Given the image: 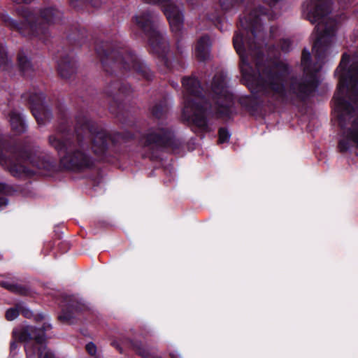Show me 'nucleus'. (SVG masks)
I'll use <instances>...</instances> for the list:
<instances>
[{"label": "nucleus", "mask_w": 358, "mask_h": 358, "mask_svg": "<svg viewBox=\"0 0 358 358\" xmlns=\"http://www.w3.org/2000/svg\"><path fill=\"white\" fill-rule=\"evenodd\" d=\"M20 314H22L26 318H30L32 316L31 311L23 303H20Z\"/></svg>", "instance_id": "nucleus-31"}, {"label": "nucleus", "mask_w": 358, "mask_h": 358, "mask_svg": "<svg viewBox=\"0 0 358 358\" xmlns=\"http://www.w3.org/2000/svg\"><path fill=\"white\" fill-rule=\"evenodd\" d=\"M9 117L11 128L17 134L25 132L27 126L24 117L20 113L11 110Z\"/></svg>", "instance_id": "nucleus-17"}, {"label": "nucleus", "mask_w": 358, "mask_h": 358, "mask_svg": "<svg viewBox=\"0 0 358 358\" xmlns=\"http://www.w3.org/2000/svg\"><path fill=\"white\" fill-rule=\"evenodd\" d=\"M0 164L15 178L34 175L27 165L38 169L55 171L57 169L56 159L48 155H36L27 145L3 139L0 135Z\"/></svg>", "instance_id": "nucleus-4"}, {"label": "nucleus", "mask_w": 358, "mask_h": 358, "mask_svg": "<svg viewBox=\"0 0 358 358\" xmlns=\"http://www.w3.org/2000/svg\"><path fill=\"white\" fill-rule=\"evenodd\" d=\"M110 345L115 348L120 354H123L124 351L119 341L113 340Z\"/></svg>", "instance_id": "nucleus-33"}, {"label": "nucleus", "mask_w": 358, "mask_h": 358, "mask_svg": "<svg viewBox=\"0 0 358 358\" xmlns=\"http://www.w3.org/2000/svg\"><path fill=\"white\" fill-rule=\"evenodd\" d=\"M17 62L20 72L24 76L32 71V64L31 60L27 57L24 52L21 50L17 52Z\"/></svg>", "instance_id": "nucleus-20"}, {"label": "nucleus", "mask_w": 358, "mask_h": 358, "mask_svg": "<svg viewBox=\"0 0 358 358\" xmlns=\"http://www.w3.org/2000/svg\"><path fill=\"white\" fill-rule=\"evenodd\" d=\"M94 358H98V357H95Z\"/></svg>", "instance_id": "nucleus-37"}, {"label": "nucleus", "mask_w": 358, "mask_h": 358, "mask_svg": "<svg viewBox=\"0 0 358 358\" xmlns=\"http://www.w3.org/2000/svg\"><path fill=\"white\" fill-rule=\"evenodd\" d=\"M240 57V64H239V68L241 70V73L242 75V80L244 82L245 85L248 87V88L250 90V92L252 93V96H245L241 97L239 99V103L243 108L247 112L249 113V114L252 116H255L259 113L261 110V103L258 101L257 97L256 95H259L264 98L265 99H267L268 102L271 103H281V102H278L276 101H273L269 97H267L266 96L264 95L260 92H255L252 91V89L250 87L249 82L244 78L243 73L242 71V68L243 66V64L242 62V59L240 55H238ZM282 104H290L289 103H282Z\"/></svg>", "instance_id": "nucleus-15"}, {"label": "nucleus", "mask_w": 358, "mask_h": 358, "mask_svg": "<svg viewBox=\"0 0 358 358\" xmlns=\"http://www.w3.org/2000/svg\"><path fill=\"white\" fill-rule=\"evenodd\" d=\"M13 2L16 3H26V4H28V3H31L34 0H12Z\"/></svg>", "instance_id": "nucleus-35"}, {"label": "nucleus", "mask_w": 358, "mask_h": 358, "mask_svg": "<svg viewBox=\"0 0 358 358\" xmlns=\"http://www.w3.org/2000/svg\"><path fill=\"white\" fill-rule=\"evenodd\" d=\"M58 118L56 133L49 136L48 141L60 155V166L75 173L91 169L95 165L87 138L88 135L94 154L108 163L119 160L125 151V144L134 138L131 131L109 132L81 115L76 117V124L72 130L67 110L61 106H58Z\"/></svg>", "instance_id": "nucleus-1"}, {"label": "nucleus", "mask_w": 358, "mask_h": 358, "mask_svg": "<svg viewBox=\"0 0 358 358\" xmlns=\"http://www.w3.org/2000/svg\"><path fill=\"white\" fill-rule=\"evenodd\" d=\"M231 137V134L229 133L228 129L227 127H220L218 129V143L222 144L224 143H227Z\"/></svg>", "instance_id": "nucleus-26"}, {"label": "nucleus", "mask_w": 358, "mask_h": 358, "mask_svg": "<svg viewBox=\"0 0 358 358\" xmlns=\"http://www.w3.org/2000/svg\"><path fill=\"white\" fill-rule=\"evenodd\" d=\"M80 101L81 102H83L84 103L83 106H80V109L78 111L76 117H75V120L76 121V117L79 115H85L87 117V119L90 120L91 121H93L92 119H90L89 117H88V115H87V111L85 110V107L87 106L88 107V101L84 99V98L83 96H80V100H78V103L80 102Z\"/></svg>", "instance_id": "nucleus-28"}, {"label": "nucleus", "mask_w": 358, "mask_h": 358, "mask_svg": "<svg viewBox=\"0 0 358 358\" xmlns=\"http://www.w3.org/2000/svg\"><path fill=\"white\" fill-rule=\"evenodd\" d=\"M291 45L289 39L283 38L280 41V48L284 52H288L290 50Z\"/></svg>", "instance_id": "nucleus-30"}, {"label": "nucleus", "mask_w": 358, "mask_h": 358, "mask_svg": "<svg viewBox=\"0 0 358 358\" xmlns=\"http://www.w3.org/2000/svg\"><path fill=\"white\" fill-rule=\"evenodd\" d=\"M227 78L224 72H217L213 78L210 90L217 117L229 119L234 113L235 101L233 94L227 90Z\"/></svg>", "instance_id": "nucleus-9"}, {"label": "nucleus", "mask_w": 358, "mask_h": 358, "mask_svg": "<svg viewBox=\"0 0 358 358\" xmlns=\"http://www.w3.org/2000/svg\"><path fill=\"white\" fill-rule=\"evenodd\" d=\"M87 310V306L78 297L74 295H65L62 299L61 313L58 316V320L64 323L71 324L76 315Z\"/></svg>", "instance_id": "nucleus-14"}, {"label": "nucleus", "mask_w": 358, "mask_h": 358, "mask_svg": "<svg viewBox=\"0 0 358 358\" xmlns=\"http://www.w3.org/2000/svg\"><path fill=\"white\" fill-rule=\"evenodd\" d=\"M75 32L67 35V41L70 43L73 44L72 50L69 52H64L56 56L57 59V71L59 76L63 79H69L76 73L77 61L73 55V50L75 47H81L85 42L86 30L80 28L79 26L74 27Z\"/></svg>", "instance_id": "nucleus-10"}, {"label": "nucleus", "mask_w": 358, "mask_h": 358, "mask_svg": "<svg viewBox=\"0 0 358 358\" xmlns=\"http://www.w3.org/2000/svg\"><path fill=\"white\" fill-rule=\"evenodd\" d=\"M85 350L87 352V353L91 356H95L96 353V346L92 342H90L86 345Z\"/></svg>", "instance_id": "nucleus-32"}, {"label": "nucleus", "mask_w": 358, "mask_h": 358, "mask_svg": "<svg viewBox=\"0 0 358 358\" xmlns=\"http://www.w3.org/2000/svg\"><path fill=\"white\" fill-rule=\"evenodd\" d=\"M17 190L11 185L0 182V209L6 206L8 200L6 196L13 195Z\"/></svg>", "instance_id": "nucleus-21"}, {"label": "nucleus", "mask_w": 358, "mask_h": 358, "mask_svg": "<svg viewBox=\"0 0 358 358\" xmlns=\"http://www.w3.org/2000/svg\"><path fill=\"white\" fill-rule=\"evenodd\" d=\"M155 358H162V357H155Z\"/></svg>", "instance_id": "nucleus-36"}, {"label": "nucleus", "mask_w": 358, "mask_h": 358, "mask_svg": "<svg viewBox=\"0 0 358 358\" xmlns=\"http://www.w3.org/2000/svg\"><path fill=\"white\" fill-rule=\"evenodd\" d=\"M38 347L34 343V345L29 346L28 344L25 345L27 358H36L37 357V348Z\"/></svg>", "instance_id": "nucleus-27"}, {"label": "nucleus", "mask_w": 358, "mask_h": 358, "mask_svg": "<svg viewBox=\"0 0 358 358\" xmlns=\"http://www.w3.org/2000/svg\"><path fill=\"white\" fill-rule=\"evenodd\" d=\"M182 84L187 93L184 97L182 116L199 132L210 133L211 127L207 115L212 103L206 98L200 80L195 76H186L182 78Z\"/></svg>", "instance_id": "nucleus-6"}, {"label": "nucleus", "mask_w": 358, "mask_h": 358, "mask_svg": "<svg viewBox=\"0 0 358 358\" xmlns=\"http://www.w3.org/2000/svg\"><path fill=\"white\" fill-rule=\"evenodd\" d=\"M210 37L208 35L201 36L196 43L195 55L198 60L204 62L209 55Z\"/></svg>", "instance_id": "nucleus-16"}, {"label": "nucleus", "mask_w": 358, "mask_h": 358, "mask_svg": "<svg viewBox=\"0 0 358 358\" xmlns=\"http://www.w3.org/2000/svg\"><path fill=\"white\" fill-rule=\"evenodd\" d=\"M21 99L29 106L38 124H44L53 117L52 110L45 103V94L39 87L32 88L21 96Z\"/></svg>", "instance_id": "nucleus-11"}, {"label": "nucleus", "mask_w": 358, "mask_h": 358, "mask_svg": "<svg viewBox=\"0 0 358 358\" xmlns=\"http://www.w3.org/2000/svg\"><path fill=\"white\" fill-rule=\"evenodd\" d=\"M132 31L137 38H147L152 54L159 59L165 70L172 69V63L168 57L169 45L164 36L157 29L155 15L150 10L137 14L131 18Z\"/></svg>", "instance_id": "nucleus-7"}, {"label": "nucleus", "mask_w": 358, "mask_h": 358, "mask_svg": "<svg viewBox=\"0 0 358 358\" xmlns=\"http://www.w3.org/2000/svg\"><path fill=\"white\" fill-rule=\"evenodd\" d=\"M69 2L71 7L78 10L83 9L87 3L93 7H99L101 4V0H69Z\"/></svg>", "instance_id": "nucleus-23"}, {"label": "nucleus", "mask_w": 358, "mask_h": 358, "mask_svg": "<svg viewBox=\"0 0 358 358\" xmlns=\"http://www.w3.org/2000/svg\"><path fill=\"white\" fill-rule=\"evenodd\" d=\"M215 25L221 31H222V23L224 20V17L223 15H221V14H217L215 16H214L212 19H211Z\"/></svg>", "instance_id": "nucleus-29"}, {"label": "nucleus", "mask_w": 358, "mask_h": 358, "mask_svg": "<svg viewBox=\"0 0 358 358\" xmlns=\"http://www.w3.org/2000/svg\"><path fill=\"white\" fill-rule=\"evenodd\" d=\"M52 329V325L48 323H43L41 327L36 326H27L22 328L18 336L20 342H29L34 341L37 348L38 358H54V354L47 349L45 332Z\"/></svg>", "instance_id": "nucleus-12"}, {"label": "nucleus", "mask_w": 358, "mask_h": 358, "mask_svg": "<svg viewBox=\"0 0 358 358\" xmlns=\"http://www.w3.org/2000/svg\"><path fill=\"white\" fill-rule=\"evenodd\" d=\"M20 303H17L13 307L8 308L5 314L6 319L8 321H13L20 315Z\"/></svg>", "instance_id": "nucleus-25"}, {"label": "nucleus", "mask_w": 358, "mask_h": 358, "mask_svg": "<svg viewBox=\"0 0 358 358\" xmlns=\"http://www.w3.org/2000/svg\"><path fill=\"white\" fill-rule=\"evenodd\" d=\"M17 343L15 341H12L10 343V354L15 353V350L17 348Z\"/></svg>", "instance_id": "nucleus-34"}, {"label": "nucleus", "mask_w": 358, "mask_h": 358, "mask_svg": "<svg viewBox=\"0 0 358 358\" xmlns=\"http://www.w3.org/2000/svg\"><path fill=\"white\" fill-rule=\"evenodd\" d=\"M0 287L20 296H28L31 294L29 286L13 283L6 280H0Z\"/></svg>", "instance_id": "nucleus-18"}, {"label": "nucleus", "mask_w": 358, "mask_h": 358, "mask_svg": "<svg viewBox=\"0 0 358 358\" xmlns=\"http://www.w3.org/2000/svg\"><path fill=\"white\" fill-rule=\"evenodd\" d=\"M168 110L169 106L166 98L160 99L150 108L151 115L156 119H162L165 117Z\"/></svg>", "instance_id": "nucleus-19"}, {"label": "nucleus", "mask_w": 358, "mask_h": 358, "mask_svg": "<svg viewBox=\"0 0 358 358\" xmlns=\"http://www.w3.org/2000/svg\"><path fill=\"white\" fill-rule=\"evenodd\" d=\"M16 13L23 20L18 21L3 14L1 20L4 25L22 36L38 38L44 43L48 42L50 36L49 26L59 23L63 17L62 12L54 6L36 10L20 6L16 8Z\"/></svg>", "instance_id": "nucleus-5"}, {"label": "nucleus", "mask_w": 358, "mask_h": 358, "mask_svg": "<svg viewBox=\"0 0 358 358\" xmlns=\"http://www.w3.org/2000/svg\"><path fill=\"white\" fill-rule=\"evenodd\" d=\"M143 147L148 148L146 157L151 160H157L159 152L165 149H178L180 146L174 131L169 127H152L141 136L140 140Z\"/></svg>", "instance_id": "nucleus-8"}, {"label": "nucleus", "mask_w": 358, "mask_h": 358, "mask_svg": "<svg viewBox=\"0 0 358 358\" xmlns=\"http://www.w3.org/2000/svg\"><path fill=\"white\" fill-rule=\"evenodd\" d=\"M220 8L224 11H229L240 7L243 0H219Z\"/></svg>", "instance_id": "nucleus-24"}, {"label": "nucleus", "mask_w": 358, "mask_h": 358, "mask_svg": "<svg viewBox=\"0 0 358 358\" xmlns=\"http://www.w3.org/2000/svg\"><path fill=\"white\" fill-rule=\"evenodd\" d=\"M144 3L157 5L166 17L171 31L174 34L177 43H179L184 24V16L179 8L171 0H143Z\"/></svg>", "instance_id": "nucleus-13"}, {"label": "nucleus", "mask_w": 358, "mask_h": 358, "mask_svg": "<svg viewBox=\"0 0 358 358\" xmlns=\"http://www.w3.org/2000/svg\"><path fill=\"white\" fill-rule=\"evenodd\" d=\"M350 57L347 52L342 55L341 62L335 71L339 82L334 96V112L338 126L344 130L338 141L339 152L345 153L350 148V141L358 149V50Z\"/></svg>", "instance_id": "nucleus-3"}, {"label": "nucleus", "mask_w": 358, "mask_h": 358, "mask_svg": "<svg viewBox=\"0 0 358 358\" xmlns=\"http://www.w3.org/2000/svg\"><path fill=\"white\" fill-rule=\"evenodd\" d=\"M12 67L13 63L8 57L6 47L2 43H0V70L9 72Z\"/></svg>", "instance_id": "nucleus-22"}, {"label": "nucleus", "mask_w": 358, "mask_h": 358, "mask_svg": "<svg viewBox=\"0 0 358 358\" xmlns=\"http://www.w3.org/2000/svg\"><path fill=\"white\" fill-rule=\"evenodd\" d=\"M94 49L103 71L110 76L114 75L103 90L109 99V110L115 117L124 118L127 116L125 100L132 96L134 90L121 77L136 73L149 82L154 78V73L117 35L110 40H96Z\"/></svg>", "instance_id": "nucleus-2"}]
</instances>
